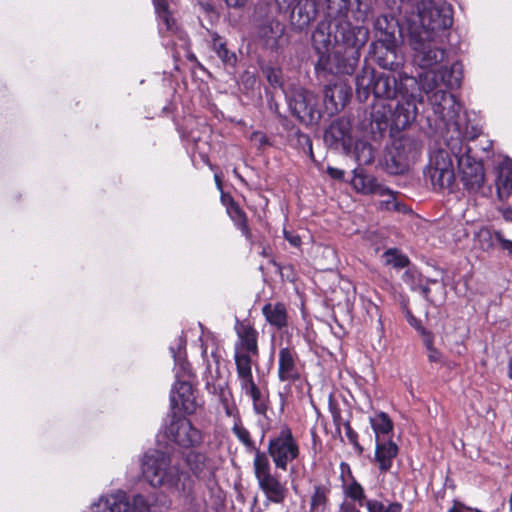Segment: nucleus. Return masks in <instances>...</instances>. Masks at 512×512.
Masks as SVG:
<instances>
[{"label": "nucleus", "mask_w": 512, "mask_h": 512, "mask_svg": "<svg viewBox=\"0 0 512 512\" xmlns=\"http://www.w3.org/2000/svg\"><path fill=\"white\" fill-rule=\"evenodd\" d=\"M453 24L452 7L446 2L422 0L417 13H410L400 26L407 31V41L413 51V62L426 70L420 78L421 91L429 94L438 87V80L446 86H460V63L445 65L448 54L444 43Z\"/></svg>", "instance_id": "obj_1"}, {"label": "nucleus", "mask_w": 512, "mask_h": 512, "mask_svg": "<svg viewBox=\"0 0 512 512\" xmlns=\"http://www.w3.org/2000/svg\"><path fill=\"white\" fill-rule=\"evenodd\" d=\"M141 474L153 488L164 489L177 499H185L193 493V481L179 464L162 451H149L141 459Z\"/></svg>", "instance_id": "obj_2"}, {"label": "nucleus", "mask_w": 512, "mask_h": 512, "mask_svg": "<svg viewBox=\"0 0 512 512\" xmlns=\"http://www.w3.org/2000/svg\"><path fill=\"white\" fill-rule=\"evenodd\" d=\"M417 13L416 10L408 11L403 8V17L400 22H396L393 18L380 16L375 20L374 28L376 32L377 42L375 44L376 54L379 64L390 71L396 70L401 64V58L396 54L397 40L395 33L397 30L407 38V31H401L400 26L410 13Z\"/></svg>", "instance_id": "obj_3"}, {"label": "nucleus", "mask_w": 512, "mask_h": 512, "mask_svg": "<svg viewBox=\"0 0 512 512\" xmlns=\"http://www.w3.org/2000/svg\"><path fill=\"white\" fill-rule=\"evenodd\" d=\"M253 470L258 487L263 492L266 501L275 504L284 503L289 490L285 482L272 474L271 464L265 452L256 450L253 459Z\"/></svg>", "instance_id": "obj_4"}, {"label": "nucleus", "mask_w": 512, "mask_h": 512, "mask_svg": "<svg viewBox=\"0 0 512 512\" xmlns=\"http://www.w3.org/2000/svg\"><path fill=\"white\" fill-rule=\"evenodd\" d=\"M312 45L319 59L316 69L333 72L339 70V58L342 50L338 44V35L331 34V25L329 22L322 21L318 23L312 34Z\"/></svg>", "instance_id": "obj_5"}, {"label": "nucleus", "mask_w": 512, "mask_h": 512, "mask_svg": "<svg viewBox=\"0 0 512 512\" xmlns=\"http://www.w3.org/2000/svg\"><path fill=\"white\" fill-rule=\"evenodd\" d=\"M449 148L457 159L461 181L470 191H478L484 184V169L482 163L469 154L468 147L461 139H451Z\"/></svg>", "instance_id": "obj_6"}, {"label": "nucleus", "mask_w": 512, "mask_h": 512, "mask_svg": "<svg viewBox=\"0 0 512 512\" xmlns=\"http://www.w3.org/2000/svg\"><path fill=\"white\" fill-rule=\"evenodd\" d=\"M403 85L404 94L393 113V125L397 129H405L416 119L417 104L422 102L421 87L414 77H405Z\"/></svg>", "instance_id": "obj_7"}, {"label": "nucleus", "mask_w": 512, "mask_h": 512, "mask_svg": "<svg viewBox=\"0 0 512 512\" xmlns=\"http://www.w3.org/2000/svg\"><path fill=\"white\" fill-rule=\"evenodd\" d=\"M268 454L277 469L286 471L289 463L298 458L300 448L289 427L283 426L268 442Z\"/></svg>", "instance_id": "obj_8"}, {"label": "nucleus", "mask_w": 512, "mask_h": 512, "mask_svg": "<svg viewBox=\"0 0 512 512\" xmlns=\"http://www.w3.org/2000/svg\"><path fill=\"white\" fill-rule=\"evenodd\" d=\"M91 509L92 512H148L149 504L143 495L137 494L130 501L124 492L118 491L101 496Z\"/></svg>", "instance_id": "obj_9"}, {"label": "nucleus", "mask_w": 512, "mask_h": 512, "mask_svg": "<svg viewBox=\"0 0 512 512\" xmlns=\"http://www.w3.org/2000/svg\"><path fill=\"white\" fill-rule=\"evenodd\" d=\"M318 97L307 90H296L289 100L292 113L304 125H316L321 119V111L318 107Z\"/></svg>", "instance_id": "obj_10"}, {"label": "nucleus", "mask_w": 512, "mask_h": 512, "mask_svg": "<svg viewBox=\"0 0 512 512\" xmlns=\"http://www.w3.org/2000/svg\"><path fill=\"white\" fill-rule=\"evenodd\" d=\"M158 18V29L166 46L186 44V35L179 29L176 20L168 9V0H153Z\"/></svg>", "instance_id": "obj_11"}, {"label": "nucleus", "mask_w": 512, "mask_h": 512, "mask_svg": "<svg viewBox=\"0 0 512 512\" xmlns=\"http://www.w3.org/2000/svg\"><path fill=\"white\" fill-rule=\"evenodd\" d=\"M237 377L241 390L251 398L255 413L265 415L268 410V396L262 393L254 382L252 367L248 366L247 360L244 358L239 360Z\"/></svg>", "instance_id": "obj_12"}, {"label": "nucleus", "mask_w": 512, "mask_h": 512, "mask_svg": "<svg viewBox=\"0 0 512 512\" xmlns=\"http://www.w3.org/2000/svg\"><path fill=\"white\" fill-rule=\"evenodd\" d=\"M438 82V87L426 95L428 96L434 113L448 123L455 120L457 117L460 104L452 94L446 91V88H454L455 86H446L441 82V79L438 80Z\"/></svg>", "instance_id": "obj_13"}, {"label": "nucleus", "mask_w": 512, "mask_h": 512, "mask_svg": "<svg viewBox=\"0 0 512 512\" xmlns=\"http://www.w3.org/2000/svg\"><path fill=\"white\" fill-rule=\"evenodd\" d=\"M238 341L235 344V363L238 370L239 360H247L248 366L252 367L251 357L258 354L257 331L246 322H238L235 326Z\"/></svg>", "instance_id": "obj_14"}, {"label": "nucleus", "mask_w": 512, "mask_h": 512, "mask_svg": "<svg viewBox=\"0 0 512 512\" xmlns=\"http://www.w3.org/2000/svg\"><path fill=\"white\" fill-rule=\"evenodd\" d=\"M167 437L175 444L190 448L201 443L202 436L198 429L193 427L186 418H177L166 428Z\"/></svg>", "instance_id": "obj_15"}, {"label": "nucleus", "mask_w": 512, "mask_h": 512, "mask_svg": "<svg viewBox=\"0 0 512 512\" xmlns=\"http://www.w3.org/2000/svg\"><path fill=\"white\" fill-rule=\"evenodd\" d=\"M408 75L401 73H382L374 82L373 93L377 100L389 101L395 97H401L404 94L405 88L403 81Z\"/></svg>", "instance_id": "obj_16"}, {"label": "nucleus", "mask_w": 512, "mask_h": 512, "mask_svg": "<svg viewBox=\"0 0 512 512\" xmlns=\"http://www.w3.org/2000/svg\"><path fill=\"white\" fill-rule=\"evenodd\" d=\"M351 183L358 192L364 194H379L381 196L386 195L388 199L381 202V206L387 210H400V204L396 201L395 195L388 189L378 185L373 176L355 173Z\"/></svg>", "instance_id": "obj_17"}, {"label": "nucleus", "mask_w": 512, "mask_h": 512, "mask_svg": "<svg viewBox=\"0 0 512 512\" xmlns=\"http://www.w3.org/2000/svg\"><path fill=\"white\" fill-rule=\"evenodd\" d=\"M352 124L347 118H339L331 123L329 128L325 131V142L334 148L341 147L345 153H350L354 145V140L351 134Z\"/></svg>", "instance_id": "obj_18"}, {"label": "nucleus", "mask_w": 512, "mask_h": 512, "mask_svg": "<svg viewBox=\"0 0 512 512\" xmlns=\"http://www.w3.org/2000/svg\"><path fill=\"white\" fill-rule=\"evenodd\" d=\"M301 377L299 357L295 349L289 345L281 347L278 352V378L288 384L298 381Z\"/></svg>", "instance_id": "obj_19"}, {"label": "nucleus", "mask_w": 512, "mask_h": 512, "mask_svg": "<svg viewBox=\"0 0 512 512\" xmlns=\"http://www.w3.org/2000/svg\"><path fill=\"white\" fill-rule=\"evenodd\" d=\"M171 406L174 410L192 414L196 412L199 404L192 385L185 380H178L171 391L170 395Z\"/></svg>", "instance_id": "obj_20"}, {"label": "nucleus", "mask_w": 512, "mask_h": 512, "mask_svg": "<svg viewBox=\"0 0 512 512\" xmlns=\"http://www.w3.org/2000/svg\"><path fill=\"white\" fill-rule=\"evenodd\" d=\"M335 35H338V44L345 54L347 50L357 53L358 48L364 45L366 41V31L359 27H352L348 24L340 25Z\"/></svg>", "instance_id": "obj_21"}, {"label": "nucleus", "mask_w": 512, "mask_h": 512, "mask_svg": "<svg viewBox=\"0 0 512 512\" xmlns=\"http://www.w3.org/2000/svg\"><path fill=\"white\" fill-rule=\"evenodd\" d=\"M350 89L344 84L327 86L324 90V102L330 114L344 108L350 97Z\"/></svg>", "instance_id": "obj_22"}, {"label": "nucleus", "mask_w": 512, "mask_h": 512, "mask_svg": "<svg viewBox=\"0 0 512 512\" xmlns=\"http://www.w3.org/2000/svg\"><path fill=\"white\" fill-rule=\"evenodd\" d=\"M496 188L499 200L512 208V165L510 163L504 162L499 166Z\"/></svg>", "instance_id": "obj_23"}, {"label": "nucleus", "mask_w": 512, "mask_h": 512, "mask_svg": "<svg viewBox=\"0 0 512 512\" xmlns=\"http://www.w3.org/2000/svg\"><path fill=\"white\" fill-rule=\"evenodd\" d=\"M185 462L193 475L199 479H205L213 473V463L204 453L191 451L186 454Z\"/></svg>", "instance_id": "obj_24"}, {"label": "nucleus", "mask_w": 512, "mask_h": 512, "mask_svg": "<svg viewBox=\"0 0 512 512\" xmlns=\"http://www.w3.org/2000/svg\"><path fill=\"white\" fill-rule=\"evenodd\" d=\"M262 313L266 321L278 329L286 327L288 324V312L283 303H268L263 306Z\"/></svg>", "instance_id": "obj_25"}, {"label": "nucleus", "mask_w": 512, "mask_h": 512, "mask_svg": "<svg viewBox=\"0 0 512 512\" xmlns=\"http://www.w3.org/2000/svg\"><path fill=\"white\" fill-rule=\"evenodd\" d=\"M376 442L375 459L381 471H388L398 454V446L392 441Z\"/></svg>", "instance_id": "obj_26"}, {"label": "nucleus", "mask_w": 512, "mask_h": 512, "mask_svg": "<svg viewBox=\"0 0 512 512\" xmlns=\"http://www.w3.org/2000/svg\"><path fill=\"white\" fill-rule=\"evenodd\" d=\"M426 174L436 190L450 188L455 180V170L441 169L437 168V166H427Z\"/></svg>", "instance_id": "obj_27"}, {"label": "nucleus", "mask_w": 512, "mask_h": 512, "mask_svg": "<svg viewBox=\"0 0 512 512\" xmlns=\"http://www.w3.org/2000/svg\"><path fill=\"white\" fill-rule=\"evenodd\" d=\"M451 143V140L448 141L445 144V147L439 148L438 150L434 151L430 155L429 164L428 166H433L437 168H443V169H451L454 170L453 165V152L449 148V144Z\"/></svg>", "instance_id": "obj_28"}, {"label": "nucleus", "mask_w": 512, "mask_h": 512, "mask_svg": "<svg viewBox=\"0 0 512 512\" xmlns=\"http://www.w3.org/2000/svg\"><path fill=\"white\" fill-rule=\"evenodd\" d=\"M227 213L234 224L241 230L247 239L251 238V232L248 227L247 216L245 212L235 202H231L227 207Z\"/></svg>", "instance_id": "obj_29"}, {"label": "nucleus", "mask_w": 512, "mask_h": 512, "mask_svg": "<svg viewBox=\"0 0 512 512\" xmlns=\"http://www.w3.org/2000/svg\"><path fill=\"white\" fill-rule=\"evenodd\" d=\"M370 424L379 441L381 435H388L393 431V422L385 412H378L370 418Z\"/></svg>", "instance_id": "obj_30"}, {"label": "nucleus", "mask_w": 512, "mask_h": 512, "mask_svg": "<svg viewBox=\"0 0 512 512\" xmlns=\"http://www.w3.org/2000/svg\"><path fill=\"white\" fill-rule=\"evenodd\" d=\"M393 113L391 104L389 101L377 100L373 105L372 118L379 125L391 121L393 123Z\"/></svg>", "instance_id": "obj_31"}, {"label": "nucleus", "mask_w": 512, "mask_h": 512, "mask_svg": "<svg viewBox=\"0 0 512 512\" xmlns=\"http://www.w3.org/2000/svg\"><path fill=\"white\" fill-rule=\"evenodd\" d=\"M184 347L185 341L182 338H179L177 340V351L175 350L174 347H171V352L173 354L175 365L176 367H178L176 370V377L178 379L190 375L189 365L188 363L185 362L183 356Z\"/></svg>", "instance_id": "obj_32"}, {"label": "nucleus", "mask_w": 512, "mask_h": 512, "mask_svg": "<svg viewBox=\"0 0 512 512\" xmlns=\"http://www.w3.org/2000/svg\"><path fill=\"white\" fill-rule=\"evenodd\" d=\"M403 149L404 150L407 149L408 154L402 155V153L398 151L397 154L395 156H393V158L398 166L397 172L403 171L404 169H406L410 163H412L416 160V158L418 156V150L412 142H406L403 145Z\"/></svg>", "instance_id": "obj_33"}, {"label": "nucleus", "mask_w": 512, "mask_h": 512, "mask_svg": "<svg viewBox=\"0 0 512 512\" xmlns=\"http://www.w3.org/2000/svg\"><path fill=\"white\" fill-rule=\"evenodd\" d=\"M500 239V232L492 231L488 228H482L476 234V241L479 247L484 251H489L497 244Z\"/></svg>", "instance_id": "obj_34"}, {"label": "nucleus", "mask_w": 512, "mask_h": 512, "mask_svg": "<svg viewBox=\"0 0 512 512\" xmlns=\"http://www.w3.org/2000/svg\"><path fill=\"white\" fill-rule=\"evenodd\" d=\"M345 495L350 499L349 502L355 503L357 506L362 507L365 504V492L363 487L355 480L346 484L344 487Z\"/></svg>", "instance_id": "obj_35"}, {"label": "nucleus", "mask_w": 512, "mask_h": 512, "mask_svg": "<svg viewBox=\"0 0 512 512\" xmlns=\"http://www.w3.org/2000/svg\"><path fill=\"white\" fill-rule=\"evenodd\" d=\"M384 263L388 266L400 269L408 265V258L396 249H389L383 254Z\"/></svg>", "instance_id": "obj_36"}, {"label": "nucleus", "mask_w": 512, "mask_h": 512, "mask_svg": "<svg viewBox=\"0 0 512 512\" xmlns=\"http://www.w3.org/2000/svg\"><path fill=\"white\" fill-rule=\"evenodd\" d=\"M355 151V158L359 164H369L373 161L372 148L369 144L362 141H357L353 145Z\"/></svg>", "instance_id": "obj_37"}, {"label": "nucleus", "mask_w": 512, "mask_h": 512, "mask_svg": "<svg viewBox=\"0 0 512 512\" xmlns=\"http://www.w3.org/2000/svg\"><path fill=\"white\" fill-rule=\"evenodd\" d=\"M368 512H400L401 505L399 503L385 504L378 500H367L365 502Z\"/></svg>", "instance_id": "obj_38"}, {"label": "nucleus", "mask_w": 512, "mask_h": 512, "mask_svg": "<svg viewBox=\"0 0 512 512\" xmlns=\"http://www.w3.org/2000/svg\"><path fill=\"white\" fill-rule=\"evenodd\" d=\"M232 431L237 439L247 448H254V442L251 439L249 431L242 425L241 421L234 422Z\"/></svg>", "instance_id": "obj_39"}, {"label": "nucleus", "mask_w": 512, "mask_h": 512, "mask_svg": "<svg viewBox=\"0 0 512 512\" xmlns=\"http://www.w3.org/2000/svg\"><path fill=\"white\" fill-rule=\"evenodd\" d=\"M216 53L223 63L231 66L236 63V55L234 53H230L225 44L220 43L218 47H216Z\"/></svg>", "instance_id": "obj_40"}, {"label": "nucleus", "mask_w": 512, "mask_h": 512, "mask_svg": "<svg viewBox=\"0 0 512 512\" xmlns=\"http://www.w3.org/2000/svg\"><path fill=\"white\" fill-rule=\"evenodd\" d=\"M423 342L428 350V358L431 362H437L441 358L440 352L434 348L433 346V336H426V338L423 339Z\"/></svg>", "instance_id": "obj_41"}, {"label": "nucleus", "mask_w": 512, "mask_h": 512, "mask_svg": "<svg viewBox=\"0 0 512 512\" xmlns=\"http://www.w3.org/2000/svg\"><path fill=\"white\" fill-rule=\"evenodd\" d=\"M405 315L409 324L422 335L423 339L426 338V336L432 335L430 332L424 329V327L421 325L420 320L414 317V315L410 311L407 310Z\"/></svg>", "instance_id": "obj_42"}, {"label": "nucleus", "mask_w": 512, "mask_h": 512, "mask_svg": "<svg viewBox=\"0 0 512 512\" xmlns=\"http://www.w3.org/2000/svg\"><path fill=\"white\" fill-rule=\"evenodd\" d=\"M345 435L347 437V439L349 440V442L354 446L356 447L357 449H359V451H361V447L358 443V435L357 433L352 429L351 425L349 423H346L345 424Z\"/></svg>", "instance_id": "obj_43"}, {"label": "nucleus", "mask_w": 512, "mask_h": 512, "mask_svg": "<svg viewBox=\"0 0 512 512\" xmlns=\"http://www.w3.org/2000/svg\"><path fill=\"white\" fill-rule=\"evenodd\" d=\"M267 79L270 82V84L273 86L281 85L280 72L277 70L271 69V70L267 71Z\"/></svg>", "instance_id": "obj_44"}, {"label": "nucleus", "mask_w": 512, "mask_h": 512, "mask_svg": "<svg viewBox=\"0 0 512 512\" xmlns=\"http://www.w3.org/2000/svg\"><path fill=\"white\" fill-rule=\"evenodd\" d=\"M309 7H310V9L305 12L303 24H308L310 21H312L316 17L317 7H316L315 2H311Z\"/></svg>", "instance_id": "obj_45"}, {"label": "nucleus", "mask_w": 512, "mask_h": 512, "mask_svg": "<svg viewBox=\"0 0 512 512\" xmlns=\"http://www.w3.org/2000/svg\"><path fill=\"white\" fill-rule=\"evenodd\" d=\"M284 237L294 247H299L301 244V239L296 234L284 230Z\"/></svg>", "instance_id": "obj_46"}, {"label": "nucleus", "mask_w": 512, "mask_h": 512, "mask_svg": "<svg viewBox=\"0 0 512 512\" xmlns=\"http://www.w3.org/2000/svg\"><path fill=\"white\" fill-rule=\"evenodd\" d=\"M448 512H482L478 509H473L469 507H465L462 504L456 503L452 508L448 510Z\"/></svg>", "instance_id": "obj_47"}, {"label": "nucleus", "mask_w": 512, "mask_h": 512, "mask_svg": "<svg viewBox=\"0 0 512 512\" xmlns=\"http://www.w3.org/2000/svg\"><path fill=\"white\" fill-rule=\"evenodd\" d=\"M497 244H500L502 249L507 250L510 254H512V241L505 239L501 233L500 239H497Z\"/></svg>", "instance_id": "obj_48"}, {"label": "nucleus", "mask_w": 512, "mask_h": 512, "mask_svg": "<svg viewBox=\"0 0 512 512\" xmlns=\"http://www.w3.org/2000/svg\"><path fill=\"white\" fill-rule=\"evenodd\" d=\"M327 173L333 179H342L344 176V172L342 170L334 167H328Z\"/></svg>", "instance_id": "obj_49"}, {"label": "nucleus", "mask_w": 512, "mask_h": 512, "mask_svg": "<svg viewBox=\"0 0 512 512\" xmlns=\"http://www.w3.org/2000/svg\"><path fill=\"white\" fill-rule=\"evenodd\" d=\"M325 502V496L323 493L316 491L312 498V506L315 507L317 505H321Z\"/></svg>", "instance_id": "obj_50"}, {"label": "nucleus", "mask_w": 512, "mask_h": 512, "mask_svg": "<svg viewBox=\"0 0 512 512\" xmlns=\"http://www.w3.org/2000/svg\"><path fill=\"white\" fill-rule=\"evenodd\" d=\"M252 140L259 142L261 145L267 142L265 135L261 132H255L252 134Z\"/></svg>", "instance_id": "obj_51"}, {"label": "nucleus", "mask_w": 512, "mask_h": 512, "mask_svg": "<svg viewBox=\"0 0 512 512\" xmlns=\"http://www.w3.org/2000/svg\"><path fill=\"white\" fill-rule=\"evenodd\" d=\"M508 376L512 379V358L509 360L508 363Z\"/></svg>", "instance_id": "obj_52"}, {"label": "nucleus", "mask_w": 512, "mask_h": 512, "mask_svg": "<svg viewBox=\"0 0 512 512\" xmlns=\"http://www.w3.org/2000/svg\"><path fill=\"white\" fill-rule=\"evenodd\" d=\"M213 380H214V377H213L212 373L209 371V376L207 377V381H206L207 385L213 384Z\"/></svg>", "instance_id": "obj_53"}, {"label": "nucleus", "mask_w": 512, "mask_h": 512, "mask_svg": "<svg viewBox=\"0 0 512 512\" xmlns=\"http://www.w3.org/2000/svg\"><path fill=\"white\" fill-rule=\"evenodd\" d=\"M214 178H215V182H216V184H217L218 189H221V180H220V177H219L217 174H215Z\"/></svg>", "instance_id": "obj_54"}, {"label": "nucleus", "mask_w": 512, "mask_h": 512, "mask_svg": "<svg viewBox=\"0 0 512 512\" xmlns=\"http://www.w3.org/2000/svg\"><path fill=\"white\" fill-rule=\"evenodd\" d=\"M509 504H510V510L512 511V492L510 495Z\"/></svg>", "instance_id": "obj_55"}]
</instances>
